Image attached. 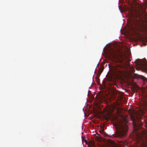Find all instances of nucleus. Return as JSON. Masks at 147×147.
<instances>
[{
    "label": "nucleus",
    "mask_w": 147,
    "mask_h": 147,
    "mask_svg": "<svg viewBox=\"0 0 147 147\" xmlns=\"http://www.w3.org/2000/svg\"><path fill=\"white\" fill-rule=\"evenodd\" d=\"M123 120L118 121L115 124L117 128V134L115 137L117 138V141L120 144V145L126 146L127 144L126 139L127 132L128 127L126 124L127 121L124 118Z\"/></svg>",
    "instance_id": "nucleus-1"
},
{
    "label": "nucleus",
    "mask_w": 147,
    "mask_h": 147,
    "mask_svg": "<svg viewBox=\"0 0 147 147\" xmlns=\"http://www.w3.org/2000/svg\"><path fill=\"white\" fill-rule=\"evenodd\" d=\"M109 55L114 59H118L119 62L121 63L125 64L127 63L128 64L131 61L129 56L126 55H123L121 56L120 58L119 59L118 55L116 52L113 50L110 52Z\"/></svg>",
    "instance_id": "nucleus-2"
},
{
    "label": "nucleus",
    "mask_w": 147,
    "mask_h": 147,
    "mask_svg": "<svg viewBox=\"0 0 147 147\" xmlns=\"http://www.w3.org/2000/svg\"><path fill=\"white\" fill-rule=\"evenodd\" d=\"M137 138L138 141H141L144 144L147 143V132L143 131L140 134H137Z\"/></svg>",
    "instance_id": "nucleus-3"
},
{
    "label": "nucleus",
    "mask_w": 147,
    "mask_h": 147,
    "mask_svg": "<svg viewBox=\"0 0 147 147\" xmlns=\"http://www.w3.org/2000/svg\"><path fill=\"white\" fill-rule=\"evenodd\" d=\"M131 119L132 121L134 128L135 130H137L138 129V125L137 124L135 123V121H136L137 119H138L137 118L132 116L131 117Z\"/></svg>",
    "instance_id": "nucleus-4"
},
{
    "label": "nucleus",
    "mask_w": 147,
    "mask_h": 147,
    "mask_svg": "<svg viewBox=\"0 0 147 147\" xmlns=\"http://www.w3.org/2000/svg\"><path fill=\"white\" fill-rule=\"evenodd\" d=\"M138 10H139V14L138 16L140 15L141 13L143 12V6L141 4H138L137 5Z\"/></svg>",
    "instance_id": "nucleus-5"
},
{
    "label": "nucleus",
    "mask_w": 147,
    "mask_h": 147,
    "mask_svg": "<svg viewBox=\"0 0 147 147\" xmlns=\"http://www.w3.org/2000/svg\"><path fill=\"white\" fill-rule=\"evenodd\" d=\"M110 143L111 144V147H117L116 145L112 141H109Z\"/></svg>",
    "instance_id": "nucleus-6"
},
{
    "label": "nucleus",
    "mask_w": 147,
    "mask_h": 147,
    "mask_svg": "<svg viewBox=\"0 0 147 147\" xmlns=\"http://www.w3.org/2000/svg\"><path fill=\"white\" fill-rule=\"evenodd\" d=\"M141 79L144 80H146V78L143 76L142 77Z\"/></svg>",
    "instance_id": "nucleus-7"
},
{
    "label": "nucleus",
    "mask_w": 147,
    "mask_h": 147,
    "mask_svg": "<svg viewBox=\"0 0 147 147\" xmlns=\"http://www.w3.org/2000/svg\"><path fill=\"white\" fill-rule=\"evenodd\" d=\"M145 126L146 128H147V122L146 123Z\"/></svg>",
    "instance_id": "nucleus-8"
},
{
    "label": "nucleus",
    "mask_w": 147,
    "mask_h": 147,
    "mask_svg": "<svg viewBox=\"0 0 147 147\" xmlns=\"http://www.w3.org/2000/svg\"><path fill=\"white\" fill-rule=\"evenodd\" d=\"M85 142L86 143L87 142V141L86 140H85Z\"/></svg>",
    "instance_id": "nucleus-9"
},
{
    "label": "nucleus",
    "mask_w": 147,
    "mask_h": 147,
    "mask_svg": "<svg viewBox=\"0 0 147 147\" xmlns=\"http://www.w3.org/2000/svg\"><path fill=\"white\" fill-rule=\"evenodd\" d=\"M146 7H147V2H146Z\"/></svg>",
    "instance_id": "nucleus-10"
},
{
    "label": "nucleus",
    "mask_w": 147,
    "mask_h": 147,
    "mask_svg": "<svg viewBox=\"0 0 147 147\" xmlns=\"http://www.w3.org/2000/svg\"><path fill=\"white\" fill-rule=\"evenodd\" d=\"M93 147H95V146H94H94H93Z\"/></svg>",
    "instance_id": "nucleus-11"
}]
</instances>
